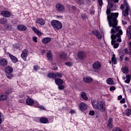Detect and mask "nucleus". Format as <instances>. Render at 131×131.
<instances>
[{"label": "nucleus", "instance_id": "obj_1", "mask_svg": "<svg viewBox=\"0 0 131 131\" xmlns=\"http://www.w3.org/2000/svg\"><path fill=\"white\" fill-rule=\"evenodd\" d=\"M118 2H119V0H109L108 1L106 10L107 19L110 27H113L111 30L112 32H113V31H121L122 30L120 26H117L118 24L117 18L119 13L118 12L111 13V11H114V9H115V6L113 4L117 3Z\"/></svg>", "mask_w": 131, "mask_h": 131}, {"label": "nucleus", "instance_id": "obj_2", "mask_svg": "<svg viewBox=\"0 0 131 131\" xmlns=\"http://www.w3.org/2000/svg\"><path fill=\"white\" fill-rule=\"evenodd\" d=\"M111 33L112 34L111 36L112 45H113L114 49H117L119 47V43L118 42H121L122 41L121 40V35L123 34V32L122 30L115 31L111 32Z\"/></svg>", "mask_w": 131, "mask_h": 131}, {"label": "nucleus", "instance_id": "obj_3", "mask_svg": "<svg viewBox=\"0 0 131 131\" xmlns=\"http://www.w3.org/2000/svg\"><path fill=\"white\" fill-rule=\"evenodd\" d=\"M120 9L122 10V14L123 17H127L129 11H130V7L127 2L124 1L123 4L120 6Z\"/></svg>", "mask_w": 131, "mask_h": 131}, {"label": "nucleus", "instance_id": "obj_4", "mask_svg": "<svg viewBox=\"0 0 131 131\" xmlns=\"http://www.w3.org/2000/svg\"><path fill=\"white\" fill-rule=\"evenodd\" d=\"M51 25H52L55 30H58L62 28V23L59 20H53L51 21Z\"/></svg>", "mask_w": 131, "mask_h": 131}, {"label": "nucleus", "instance_id": "obj_5", "mask_svg": "<svg viewBox=\"0 0 131 131\" xmlns=\"http://www.w3.org/2000/svg\"><path fill=\"white\" fill-rule=\"evenodd\" d=\"M62 76H63V75L59 72L56 73H50L48 75V77H49L50 78H57V77H58V78H61Z\"/></svg>", "mask_w": 131, "mask_h": 131}, {"label": "nucleus", "instance_id": "obj_6", "mask_svg": "<svg viewBox=\"0 0 131 131\" xmlns=\"http://www.w3.org/2000/svg\"><path fill=\"white\" fill-rule=\"evenodd\" d=\"M99 111L101 112H104L106 110V104L104 101L99 102V106L97 108Z\"/></svg>", "mask_w": 131, "mask_h": 131}, {"label": "nucleus", "instance_id": "obj_7", "mask_svg": "<svg viewBox=\"0 0 131 131\" xmlns=\"http://www.w3.org/2000/svg\"><path fill=\"white\" fill-rule=\"evenodd\" d=\"M56 9L59 13H63L65 11V7L62 4L58 3L56 5Z\"/></svg>", "mask_w": 131, "mask_h": 131}, {"label": "nucleus", "instance_id": "obj_8", "mask_svg": "<svg viewBox=\"0 0 131 131\" xmlns=\"http://www.w3.org/2000/svg\"><path fill=\"white\" fill-rule=\"evenodd\" d=\"M21 57L24 61H26V58L28 57V50L25 49L21 51Z\"/></svg>", "mask_w": 131, "mask_h": 131}, {"label": "nucleus", "instance_id": "obj_9", "mask_svg": "<svg viewBox=\"0 0 131 131\" xmlns=\"http://www.w3.org/2000/svg\"><path fill=\"white\" fill-rule=\"evenodd\" d=\"M101 62L99 61H96L92 64V67L93 69L95 70H98L101 68Z\"/></svg>", "mask_w": 131, "mask_h": 131}, {"label": "nucleus", "instance_id": "obj_10", "mask_svg": "<svg viewBox=\"0 0 131 131\" xmlns=\"http://www.w3.org/2000/svg\"><path fill=\"white\" fill-rule=\"evenodd\" d=\"M79 108L80 110H81V111H85V110L88 109V105H86V104L83 102H81L79 105Z\"/></svg>", "mask_w": 131, "mask_h": 131}, {"label": "nucleus", "instance_id": "obj_11", "mask_svg": "<svg viewBox=\"0 0 131 131\" xmlns=\"http://www.w3.org/2000/svg\"><path fill=\"white\" fill-rule=\"evenodd\" d=\"M85 52L84 51H79L78 53V57L80 60H83L85 58Z\"/></svg>", "mask_w": 131, "mask_h": 131}, {"label": "nucleus", "instance_id": "obj_12", "mask_svg": "<svg viewBox=\"0 0 131 131\" xmlns=\"http://www.w3.org/2000/svg\"><path fill=\"white\" fill-rule=\"evenodd\" d=\"M36 23L40 25H45L46 24V20L42 18H37L36 19Z\"/></svg>", "mask_w": 131, "mask_h": 131}, {"label": "nucleus", "instance_id": "obj_13", "mask_svg": "<svg viewBox=\"0 0 131 131\" xmlns=\"http://www.w3.org/2000/svg\"><path fill=\"white\" fill-rule=\"evenodd\" d=\"M92 104L94 109H97L98 107L99 106L100 102L98 100H93L92 101Z\"/></svg>", "mask_w": 131, "mask_h": 131}, {"label": "nucleus", "instance_id": "obj_14", "mask_svg": "<svg viewBox=\"0 0 131 131\" xmlns=\"http://www.w3.org/2000/svg\"><path fill=\"white\" fill-rule=\"evenodd\" d=\"M126 36L129 40L131 39V26H129L127 29Z\"/></svg>", "mask_w": 131, "mask_h": 131}, {"label": "nucleus", "instance_id": "obj_15", "mask_svg": "<svg viewBox=\"0 0 131 131\" xmlns=\"http://www.w3.org/2000/svg\"><path fill=\"white\" fill-rule=\"evenodd\" d=\"M17 28L19 31H25L27 29V27L23 25H17Z\"/></svg>", "mask_w": 131, "mask_h": 131}, {"label": "nucleus", "instance_id": "obj_16", "mask_svg": "<svg viewBox=\"0 0 131 131\" xmlns=\"http://www.w3.org/2000/svg\"><path fill=\"white\" fill-rule=\"evenodd\" d=\"M1 15H2L3 17L9 18V17H11V12L8 11H4L2 12Z\"/></svg>", "mask_w": 131, "mask_h": 131}, {"label": "nucleus", "instance_id": "obj_17", "mask_svg": "<svg viewBox=\"0 0 131 131\" xmlns=\"http://www.w3.org/2000/svg\"><path fill=\"white\" fill-rule=\"evenodd\" d=\"M55 82L57 85H61L64 83V81L60 78H55Z\"/></svg>", "mask_w": 131, "mask_h": 131}, {"label": "nucleus", "instance_id": "obj_18", "mask_svg": "<svg viewBox=\"0 0 131 131\" xmlns=\"http://www.w3.org/2000/svg\"><path fill=\"white\" fill-rule=\"evenodd\" d=\"M0 65L2 66H6L8 65V60L6 58H2L0 60Z\"/></svg>", "mask_w": 131, "mask_h": 131}, {"label": "nucleus", "instance_id": "obj_19", "mask_svg": "<svg viewBox=\"0 0 131 131\" xmlns=\"http://www.w3.org/2000/svg\"><path fill=\"white\" fill-rule=\"evenodd\" d=\"M83 80L86 83H91L93 81V78L91 77L86 76L83 78Z\"/></svg>", "mask_w": 131, "mask_h": 131}, {"label": "nucleus", "instance_id": "obj_20", "mask_svg": "<svg viewBox=\"0 0 131 131\" xmlns=\"http://www.w3.org/2000/svg\"><path fill=\"white\" fill-rule=\"evenodd\" d=\"M26 103L27 105H28L29 106H32V105H33V104L34 103V101L33 100V99L29 98L26 99Z\"/></svg>", "mask_w": 131, "mask_h": 131}, {"label": "nucleus", "instance_id": "obj_21", "mask_svg": "<svg viewBox=\"0 0 131 131\" xmlns=\"http://www.w3.org/2000/svg\"><path fill=\"white\" fill-rule=\"evenodd\" d=\"M33 31H34L35 32V33H36V34L38 36H40V35H41L42 34V33H41V32H40V31H39L38 29H37L36 28L33 27L32 28Z\"/></svg>", "mask_w": 131, "mask_h": 131}, {"label": "nucleus", "instance_id": "obj_22", "mask_svg": "<svg viewBox=\"0 0 131 131\" xmlns=\"http://www.w3.org/2000/svg\"><path fill=\"white\" fill-rule=\"evenodd\" d=\"M47 57L49 61H52L53 60V54H52V51H51V50L48 51L47 52Z\"/></svg>", "mask_w": 131, "mask_h": 131}, {"label": "nucleus", "instance_id": "obj_23", "mask_svg": "<svg viewBox=\"0 0 131 131\" xmlns=\"http://www.w3.org/2000/svg\"><path fill=\"white\" fill-rule=\"evenodd\" d=\"M9 56L13 63H16V62L18 61V59L13 55L9 54Z\"/></svg>", "mask_w": 131, "mask_h": 131}, {"label": "nucleus", "instance_id": "obj_24", "mask_svg": "<svg viewBox=\"0 0 131 131\" xmlns=\"http://www.w3.org/2000/svg\"><path fill=\"white\" fill-rule=\"evenodd\" d=\"M51 40H52V38L50 37H45L42 39V42L45 45H47V43H49Z\"/></svg>", "mask_w": 131, "mask_h": 131}, {"label": "nucleus", "instance_id": "obj_25", "mask_svg": "<svg viewBox=\"0 0 131 131\" xmlns=\"http://www.w3.org/2000/svg\"><path fill=\"white\" fill-rule=\"evenodd\" d=\"M5 72L6 73H7V74H11V73L13 72V68L11 67H7L5 69Z\"/></svg>", "mask_w": 131, "mask_h": 131}, {"label": "nucleus", "instance_id": "obj_26", "mask_svg": "<svg viewBox=\"0 0 131 131\" xmlns=\"http://www.w3.org/2000/svg\"><path fill=\"white\" fill-rule=\"evenodd\" d=\"M8 97H9V95L8 94L1 95L0 96V101H5V100H7V99H8Z\"/></svg>", "mask_w": 131, "mask_h": 131}, {"label": "nucleus", "instance_id": "obj_27", "mask_svg": "<svg viewBox=\"0 0 131 131\" xmlns=\"http://www.w3.org/2000/svg\"><path fill=\"white\" fill-rule=\"evenodd\" d=\"M112 62L114 65H116V64H117V59H116L115 54H113L112 55Z\"/></svg>", "mask_w": 131, "mask_h": 131}, {"label": "nucleus", "instance_id": "obj_28", "mask_svg": "<svg viewBox=\"0 0 131 131\" xmlns=\"http://www.w3.org/2000/svg\"><path fill=\"white\" fill-rule=\"evenodd\" d=\"M67 8L69 11L72 10V11H76L77 8L75 6L67 5Z\"/></svg>", "mask_w": 131, "mask_h": 131}, {"label": "nucleus", "instance_id": "obj_29", "mask_svg": "<svg viewBox=\"0 0 131 131\" xmlns=\"http://www.w3.org/2000/svg\"><path fill=\"white\" fill-rule=\"evenodd\" d=\"M80 96L85 101H88V100H89V98L86 97V93H85L84 92H81Z\"/></svg>", "mask_w": 131, "mask_h": 131}, {"label": "nucleus", "instance_id": "obj_30", "mask_svg": "<svg viewBox=\"0 0 131 131\" xmlns=\"http://www.w3.org/2000/svg\"><path fill=\"white\" fill-rule=\"evenodd\" d=\"M129 52H128V49L126 48L124 50V52L125 54H129L131 55V42H129Z\"/></svg>", "mask_w": 131, "mask_h": 131}, {"label": "nucleus", "instance_id": "obj_31", "mask_svg": "<svg viewBox=\"0 0 131 131\" xmlns=\"http://www.w3.org/2000/svg\"><path fill=\"white\" fill-rule=\"evenodd\" d=\"M113 121V119L112 118H110L108 119V123L107 124V126L110 127V128H112V127H113V125L112 124Z\"/></svg>", "mask_w": 131, "mask_h": 131}, {"label": "nucleus", "instance_id": "obj_32", "mask_svg": "<svg viewBox=\"0 0 131 131\" xmlns=\"http://www.w3.org/2000/svg\"><path fill=\"white\" fill-rule=\"evenodd\" d=\"M40 122L41 123H48L49 120L46 118H41L40 119Z\"/></svg>", "mask_w": 131, "mask_h": 131}, {"label": "nucleus", "instance_id": "obj_33", "mask_svg": "<svg viewBox=\"0 0 131 131\" xmlns=\"http://www.w3.org/2000/svg\"><path fill=\"white\" fill-rule=\"evenodd\" d=\"M67 57V54L65 52L61 53L59 55V58H60V59H66Z\"/></svg>", "mask_w": 131, "mask_h": 131}, {"label": "nucleus", "instance_id": "obj_34", "mask_svg": "<svg viewBox=\"0 0 131 131\" xmlns=\"http://www.w3.org/2000/svg\"><path fill=\"white\" fill-rule=\"evenodd\" d=\"M121 70L123 73H125V74L128 73V68H127V67H124V68H122Z\"/></svg>", "mask_w": 131, "mask_h": 131}, {"label": "nucleus", "instance_id": "obj_35", "mask_svg": "<svg viewBox=\"0 0 131 131\" xmlns=\"http://www.w3.org/2000/svg\"><path fill=\"white\" fill-rule=\"evenodd\" d=\"M106 82L107 84L112 85L113 84V80L111 78H108L106 80Z\"/></svg>", "mask_w": 131, "mask_h": 131}, {"label": "nucleus", "instance_id": "obj_36", "mask_svg": "<svg viewBox=\"0 0 131 131\" xmlns=\"http://www.w3.org/2000/svg\"><path fill=\"white\" fill-rule=\"evenodd\" d=\"M7 23V19L6 18H1L0 19V24H6Z\"/></svg>", "mask_w": 131, "mask_h": 131}, {"label": "nucleus", "instance_id": "obj_37", "mask_svg": "<svg viewBox=\"0 0 131 131\" xmlns=\"http://www.w3.org/2000/svg\"><path fill=\"white\" fill-rule=\"evenodd\" d=\"M4 27H5V29H6V30H10V29H11V26L9 24L4 25Z\"/></svg>", "mask_w": 131, "mask_h": 131}, {"label": "nucleus", "instance_id": "obj_38", "mask_svg": "<svg viewBox=\"0 0 131 131\" xmlns=\"http://www.w3.org/2000/svg\"><path fill=\"white\" fill-rule=\"evenodd\" d=\"M130 109H127L125 110V114L126 115V116H129L130 115Z\"/></svg>", "mask_w": 131, "mask_h": 131}, {"label": "nucleus", "instance_id": "obj_39", "mask_svg": "<svg viewBox=\"0 0 131 131\" xmlns=\"http://www.w3.org/2000/svg\"><path fill=\"white\" fill-rule=\"evenodd\" d=\"M58 90H60V91H63L64 89H65V85L62 84V85H58Z\"/></svg>", "mask_w": 131, "mask_h": 131}, {"label": "nucleus", "instance_id": "obj_40", "mask_svg": "<svg viewBox=\"0 0 131 131\" xmlns=\"http://www.w3.org/2000/svg\"><path fill=\"white\" fill-rule=\"evenodd\" d=\"M33 104L34 107H35L36 108L39 107V106L40 105H39V103H38L37 101H34Z\"/></svg>", "mask_w": 131, "mask_h": 131}, {"label": "nucleus", "instance_id": "obj_41", "mask_svg": "<svg viewBox=\"0 0 131 131\" xmlns=\"http://www.w3.org/2000/svg\"><path fill=\"white\" fill-rule=\"evenodd\" d=\"M77 5H79V6H81L83 5V0H78L77 1Z\"/></svg>", "mask_w": 131, "mask_h": 131}, {"label": "nucleus", "instance_id": "obj_42", "mask_svg": "<svg viewBox=\"0 0 131 131\" xmlns=\"http://www.w3.org/2000/svg\"><path fill=\"white\" fill-rule=\"evenodd\" d=\"M123 57H124V54H123V52H120V61H122L123 60Z\"/></svg>", "mask_w": 131, "mask_h": 131}, {"label": "nucleus", "instance_id": "obj_43", "mask_svg": "<svg viewBox=\"0 0 131 131\" xmlns=\"http://www.w3.org/2000/svg\"><path fill=\"white\" fill-rule=\"evenodd\" d=\"M98 39H101L102 38V35L99 32L96 36Z\"/></svg>", "mask_w": 131, "mask_h": 131}, {"label": "nucleus", "instance_id": "obj_44", "mask_svg": "<svg viewBox=\"0 0 131 131\" xmlns=\"http://www.w3.org/2000/svg\"><path fill=\"white\" fill-rule=\"evenodd\" d=\"M65 64L67 66H69V67H70L73 65V64L71 62H66Z\"/></svg>", "mask_w": 131, "mask_h": 131}, {"label": "nucleus", "instance_id": "obj_45", "mask_svg": "<svg viewBox=\"0 0 131 131\" xmlns=\"http://www.w3.org/2000/svg\"><path fill=\"white\" fill-rule=\"evenodd\" d=\"M6 76L9 79H11L13 77V76L11 74H7Z\"/></svg>", "mask_w": 131, "mask_h": 131}, {"label": "nucleus", "instance_id": "obj_46", "mask_svg": "<svg viewBox=\"0 0 131 131\" xmlns=\"http://www.w3.org/2000/svg\"><path fill=\"white\" fill-rule=\"evenodd\" d=\"M33 40L35 42H37V37L35 36H33Z\"/></svg>", "mask_w": 131, "mask_h": 131}, {"label": "nucleus", "instance_id": "obj_47", "mask_svg": "<svg viewBox=\"0 0 131 131\" xmlns=\"http://www.w3.org/2000/svg\"><path fill=\"white\" fill-rule=\"evenodd\" d=\"M98 4L100 7L103 6V0H98Z\"/></svg>", "mask_w": 131, "mask_h": 131}, {"label": "nucleus", "instance_id": "obj_48", "mask_svg": "<svg viewBox=\"0 0 131 131\" xmlns=\"http://www.w3.org/2000/svg\"><path fill=\"white\" fill-rule=\"evenodd\" d=\"M89 115H91V116H94V115H95V111H90V112H89Z\"/></svg>", "mask_w": 131, "mask_h": 131}, {"label": "nucleus", "instance_id": "obj_49", "mask_svg": "<svg viewBox=\"0 0 131 131\" xmlns=\"http://www.w3.org/2000/svg\"><path fill=\"white\" fill-rule=\"evenodd\" d=\"M34 70L35 71H37V70H38L39 69V67L37 66H34Z\"/></svg>", "mask_w": 131, "mask_h": 131}, {"label": "nucleus", "instance_id": "obj_50", "mask_svg": "<svg viewBox=\"0 0 131 131\" xmlns=\"http://www.w3.org/2000/svg\"><path fill=\"white\" fill-rule=\"evenodd\" d=\"M113 131H122V130L120 128L117 127V128H114L113 129Z\"/></svg>", "mask_w": 131, "mask_h": 131}, {"label": "nucleus", "instance_id": "obj_51", "mask_svg": "<svg viewBox=\"0 0 131 131\" xmlns=\"http://www.w3.org/2000/svg\"><path fill=\"white\" fill-rule=\"evenodd\" d=\"M93 33L95 34L96 36L99 33V32L96 30L93 31Z\"/></svg>", "mask_w": 131, "mask_h": 131}, {"label": "nucleus", "instance_id": "obj_52", "mask_svg": "<svg viewBox=\"0 0 131 131\" xmlns=\"http://www.w3.org/2000/svg\"><path fill=\"white\" fill-rule=\"evenodd\" d=\"M81 18H82V19H86V15H85V14H82Z\"/></svg>", "mask_w": 131, "mask_h": 131}, {"label": "nucleus", "instance_id": "obj_53", "mask_svg": "<svg viewBox=\"0 0 131 131\" xmlns=\"http://www.w3.org/2000/svg\"><path fill=\"white\" fill-rule=\"evenodd\" d=\"M110 91H111L112 92L113 91H115V87L114 86H111L110 88Z\"/></svg>", "mask_w": 131, "mask_h": 131}, {"label": "nucleus", "instance_id": "obj_54", "mask_svg": "<svg viewBox=\"0 0 131 131\" xmlns=\"http://www.w3.org/2000/svg\"><path fill=\"white\" fill-rule=\"evenodd\" d=\"M131 76L130 75H127L126 76V79H128L129 80H130Z\"/></svg>", "mask_w": 131, "mask_h": 131}, {"label": "nucleus", "instance_id": "obj_55", "mask_svg": "<svg viewBox=\"0 0 131 131\" xmlns=\"http://www.w3.org/2000/svg\"><path fill=\"white\" fill-rule=\"evenodd\" d=\"M120 103H121V104H124V103H125V99L123 98L121 100H120Z\"/></svg>", "mask_w": 131, "mask_h": 131}, {"label": "nucleus", "instance_id": "obj_56", "mask_svg": "<svg viewBox=\"0 0 131 131\" xmlns=\"http://www.w3.org/2000/svg\"><path fill=\"white\" fill-rule=\"evenodd\" d=\"M40 53L41 55H45L46 54V51L45 50H42Z\"/></svg>", "mask_w": 131, "mask_h": 131}, {"label": "nucleus", "instance_id": "obj_57", "mask_svg": "<svg viewBox=\"0 0 131 131\" xmlns=\"http://www.w3.org/2000/svg\"><path fill=\"white\" fill-rule=\"evenodd\" d=\"M69 113H71V114H73L74 113H75V110H71Z\"/></svg>", "mask_w": 131, "mask_h": 131}, {"label": "nucleus", "instance_id": "obj_58", "mask_svg": "<svg viewBox=\"0 0 131 131\" xmlns=\"http://www.w3.org/2000/svg\"><path fill=\"white\" fill-rule=\"evenodd\" d=\"M18 102H19V103H24L25 100L24 99H19Z\"/></svg>", "mask_w": 131, "mask_h": 131}, {"label": "nucleus", "instance_id": "obj_59", "mask_svg": "<svg viewBox=\"0 0 131 131\" xmlns=\"http://www.w3.org/2000/svg\"><path fill=\"white\" fill-rule=\"evenodd\" d=\"M125 82L126 83H129V82H130V80H128L127 79H126L125 80Z\"/></svg>", "mask_w": 131, "mask_h": 131}, {"label": "nucleus", "instance_id": "obj_60", "mask_svg": "<svg viewBox=\"0 0 131 131\" xmlns=\"http://www.w3.org/2000/svg\"><path fill=\"white\" fill-rule=\"evenodd\" d=\"M38 108H39V109H41V110H45V107H43V106L39 105V107Z\"/></svg>", "mask_w": 131, "mask_h": 131}, {"label": "nucleus", "instance_id": "obj_61", "mask_svg": "<svg viewBox=\"0 0 131 131\" xmlns=\"http://www.w3.org/2000/svg\"><path fill=\"white\" fill-rule=\"evenodd\" d=\"M121 99H122V96L121 95L118 97V100H121Z\"/></svg>", "mask_w": 131, "mask_h": 131}, {"label": "nucleus", "instance_id": "obj_62", "mask_svg": "<svg viewBox=\"0 0 131 131\" xmlns=\"http://www.w3.org/2000/svg\"><path fill=\"white\" fill-rule=\"evenodd\" d=\"M125 61H129V58L127 57H125Z\"/></svg>", "mask_w": 131, "mask_h": 131}, {"label": "nucleus", "instance_id": "obj_63", "mask_svg": "<svg viewBox=\"0 0 131 131\" xmlns=\"http://www.w3.org/2000/svg\"><path fill=\"white\" fill-rule=\"evenodd\" d=\"M13 48H14V49H16L17 50H18V49H19V47L16 46L15 45H14Z\"/></svg>", "mask_w": 131, "mask_h": 131}, {"label": "nucleus", "instance_id": "obj_64", "mask_svg": "<svg viewBox=\"0 0 131 131\" xmlns=\"http://www.w3.org/2000/svg\"><path fill=\"white\" fill-rule=\"evenodd\" d=\"M56 17L57 18H62V16L57 15Z\"/></svg>", "mask_w": 131, "mask_h": 131}]
</instances>
